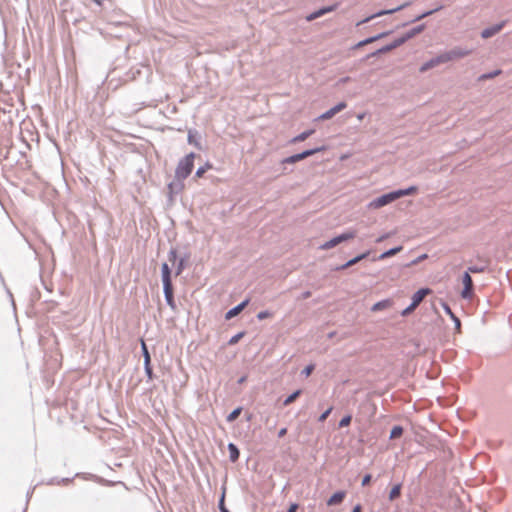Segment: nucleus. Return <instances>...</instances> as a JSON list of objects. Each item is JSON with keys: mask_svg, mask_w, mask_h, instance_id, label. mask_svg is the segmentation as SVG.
I'll return each mask as SVG.
<instances>
[{"mask_svg": "<svg viewBox=\"0 0 512 512\" xmlns=\"http://www.w3.org/2000/svg\"><path fill=\"white\" fill-rule=\"evenodd\" d=\"M144 371H145V374H146L147 378L149 380H152L154 374H153V370H152V367H151V363L144 364Z\"/></svg>", "mask_w": 512, "mask_h": 512, "instance_id": "obj_35", "label": "nucleus"}, {"mask_svg": "<svg viewBox=\"0 0 512 512\" xmlns=\"http://www.w3.org/2000/svg\"><path fill=\"white\" fill-rule=\"evenodd\" d=\"M444 63V60L442 58V55L439 54L438 56L426 61L425 63H423L420 67V72H426L434 67H436L437 65L439 64H442Z\"/></svg>", "mask_w": 512, "mask_h": 512, "instance_id": "obj_9", "label": "nucleus"}, {"mask_svg": "<svg viewBox=\"0 0 512 512\" xmlns=\"http://www.w3.org/2000/svg\"><path fill=\"white\" fill-rule=\"evenodd\" d=\"M272 316V313L268 310H263V311H260L258 314H257V319L258 320H264L268 317H271Z\"/></svg>", "mask_w": 512, "mask_h": 512, "instance_id": "obj_38", "label": "nucleus"}, {"mask_svg": "<svg viewBox=\"0 0 512 512\" xmlns=\"http://www.w3.org/2000/svg\"><path fill=\"white\" fill-rule=\"evenodd\" d=\"M219 509L221 512H230L224 505V495L222 496L220 502H219Z\"/></svg>", "mask_w": 512, "mask_h": 512, "instance_id": "obj_47", "label": "nucleus"}, {"mask_svg": "<svg viewBox=\"0 0 512 512\" xmlns=\"http://www.w3.org/2000/svg\"><path fill=\"white\" fill-rule=\"evenodd\" d=\"M314 370V365L313 364H310L308 366H306L303 370H302V374L305 376V377H308L311 375L312 371Z\"/></svg>", "mask_w": 512, "mask_h": 512, "instance_id": "obj_44", "label": "nucleus"}, {"mask_svg": "<svg viewBox=\"0 0 512 512\" xmlns=\"http://www.w3.org/2000/svg\"><path fill=\"white\" fill-rule=\"evenodd\" d=\"M401 484H396L389 492V500L393 501L398 498L401 494Z\"/></svg>", "mask_w": 512, "mask_h": 512, "instance_id": "obj_23", "label": "nucleus"}, {"mask_svg": "<svg viewBox=\"0 0 512 512\" xmlns=\"http://www.w3.org/2000/svg\"><path fill=\"white\" fill-rule=\"evenodd\" d=\"M185 268V259L184 258H181L177 264H176V271H175V274L178 276L182 273V271L184 270Z\"/></svg>", "mask_w": 512, "mask_h": 512, "instance_id": "obj_33", "label": "nucleus"}, {"mask_svg": "<svg viewBox=\"0 0 512 512\" xmlns=\"http://www.w3.org/2000/svg\"><path fill=\"white\" fill-rule=\"evenodd\" d=\"M351 420H352V416L351 415H346L344 416L340 422H339V427L340 428H343V427H346L348 426L350 423H351Z\"/></svg>", "mask_w": 512, "mask_h": 512, "instance_id": "obj_37", "label": "nucleus"}, {"mask_svg": "<svg viewBox=\"0 0 512 512\" xmlns=\"http://www.w3.org/2000/svg\"><path fill=\"white\" fill-rule=\"evenodd\" d=\"M334 115H336V113L334 112V110L332 108H330L329 110H327L326 112H324L323 114H321L317 120H327V119H330L332 118Z\"/></svg>", "mask_w": 512, "mask_h": 512, "instance_id": "obj_32", "label": "nucleus"}, {"mask_svg": "<svg viewBox=\"0 0 512 512\" xmlns=\"http://www.w3.org/2000/svg\"><path fill=\"white\" fill-rule=\"evenodd\" d=\"M505 24H506V22L502 21L500 23L494 24L490 27L483 29L481 32V37L484 39H488V38L496 35L498 32H500L504 28Z\"/></svg>", "mask_w": 512, "mask_h": 512, "instance_id": "obj_8", "label": "nucleus"}, {"mask_svg": "<svg viewBox=\"0 0 512 512\" xmlns=\"http://www.w3.org/2000/svg\"><path fill=\"white\" fill-rule=\"evenodd\" d=\"M463 290L461 292V296L464 299H471L473 296L474 286L473 280L468 271H465L462 276Z\"/></svg>", "mask_w": 512, "mask_h": 512, "instance_id": "obj_6", "label": "nucleus"}, {"mask_svg": "<svg viewBox=\"0 0 512 512\" xmlns=\"http://www.w3.org/2000/svg\"><path fill=\"white\" fill-rule=\"evenodd\" d=\"M443 8L442 5H438L436 8L432 9V10H429V11H426L420 15H418L417 17H415V19L413 21H419V20H422L430 15H432L433 13L441 10Z\"/></svg>", "mask_w": 512, "mask_h": 512, "instance_id": "obj_25", "label": "nucleus"}, {"mask_svg": "<svg viewBox=\"0 0 512 512\" xmlns=\"http://www.w3.org/2000/svg\"><path fill=\"white\" fill-rule=\"evenodd\" d=\"M369 252H365V253H362L352 259H350L349 261H347L346 263L342 264L341 266H338L336 268V270H344V269H347L349 267H351L352 265L358 263L359 261L365 259L367 256H368Z\"/></svg>", "mask_w": 512, "mask_h": 512, "instance_id": "obj_14", "label": "nucleus"}, {"mask_svg": "<svg viewBox=\"0 0 512 512\" xmlns=\"http://www.w3.org/2000/svg\"><path fill=\"white\" fill-rule=\"evenodd\" d=\"M409 5H410V2H406V3L400 5V6L396 7V8H392V9H388V10H381V11H379V12L373 14V15H370L369 17L359 21L357 23V26H359L361 24H364V23H367V22L371 21L372 19H374L376 17L382 16V15H386V14H392V13H395L397 11H400V10L406 8Z\"/></svg>", "mask_w": 512, "mask_h": 512, "instance_id": "obj_7", "label": "nucleus"}, {"mask_svg": "<svg viewBox=\"0 0 512 512\" xmlns=\"http://www.w3.org/2000/svg\"><path fill=\"white\" fill-rule=\"evenodd\" d=\"M205 172H206V167H199L195 173V176L202 177Z\"/></svg>", "mask_w": 512, "mask_h": 512, "instance_id": "obj_49", "label": "nucleus"}, {"mask_svg": "<svg viewBox=\"0 0 512 512\" xmlns=\"http://www.w3.org/2000/svg\"><path fill=\"white\" fill-rule=\"evenodd\" d=\"M355 237V232H345V233H342L332 239H330L329 241H326L325 243H323L320 248L321 249H324V250H328V249H331L335 246H337L338 244L344 242V241H347L349 239H352Z\"/></svg>", "mask_w": 512, "mask_h": 512, "instance_id": "obj_5", "label": "nucleus"}, {"mask_svg": "<svg viewBox=\"0 0 512 512\" xmlns=\"http://www.w3.org/2000/svg\"><path fill=\"white\" fill-rule=\"evenodd\" d=\"M321 16H323V11H322V10H321V8H320V9H318V10L314 11L313 13L309 14V15L306 17V19H307L308 21H312V20H315V19H317V18H319V17H321Z\"/></svg>", "mask_w": 512, "mask_h": 512, "instance_id": "obj_34", "label": "nucleus"}, {"mask_svg": "<svg viewBox=\"0 0 512 512\" xmlns=\"http://www.w3.org/2000/svg\"><path fill=\"white\" fill-rule=\"evenodd\" d=\"M361 509H362V508H361V505L357 504V505L353 508L352 512H361Z\"/></svg>", "mask_w": 512, "mask_h": 512, "instance_id": "obj_55", "label": "nucleus"}, {"mask_svg": "<svg viewBox=\"0 0 512 512\" xmlns=\"http://www.w3.org/2000/svg\"><path fill=\"white\" fill-rule=\"evenodd\" d=\"M403 433V428L401 426H394L390 432V438L391 439H395V438H398L402 435Z\"/></svg>", "mask_w": 512, "mask_h": 512, "instance_id": "obj_30", "label": "nucleus"}, {"mask_svg": "<svg viewBox=\"0 0 512 512\" xmlns=\"http://www.w3.org/2000/svg\"><path fill=\"white\" fill-rule=\"evenodd\" d=\"M424 29V25H419L417 27H414L412 28L410 31H408L404 37L408 40L412 37H414L415 35H417L418 33L422 32Z\"/></svg>", "mask_w": 512, "mask_h": 512, "instance_id": "obj_26", "label": "nucleus"}, {"mask_svg": "<svg viewBox=\"0 0 512 512\" xmlns=\"http://www.w3.org/2000/svg\"><path fill=\"white\" fill-rule=\"evenodd\" d=\"M311 296V292L310 291H304L302 294H301V299H308L309 297Z\"/></svg>", "mask_w": 512, "mask_h": 512, "instance_id": "obj_51", "label": "nucleus"}, {"mask_svg": "<svg viewBox=\"0 0 512 512\" xmlns=\"http://www.w3.org/2000/svg\"><path fill=\"white\" fill-rule=\"evenodd\" d=\"M364 116H365V114H364V113H361V114H358V115H357V118H358L359 120H362V119L364 118Z\"/></svg>", "mask_w": 512, "mask_h": 512, "instance_id": "obj_57", "label": "nucleus"}, {"mask_svg": "<svg viewBox=\"0 0 512 512\" xmlns=\"http://www.w3.org/2000/svg\"><path fill=\"white\" fill-rule=\"evenodd\" d=\"M325 149H326L325 146L307 149L301 153H297V154H294V155L284 158L282 160V163L283 164H294V163L299 162V161H301L309 156H312L318 152L324 151Z\"/></svg>", "mask_w": 512, "mask_h": 512, "instance_id": "obj_2", "label": "nucleus"}, {"mask_svg": "<svg viewBox=\"0 0 512 512\" xmlns=\"http://www.w3.org/2000/svg\"><path fill=\"white\" fill-rule=\"evenodd\" d=\"M391 50H393V45H391V43H390V44H387V45L381 47L376 52L372 53V55L387 53Z\"/></svg>", "mask_w": 512, "mask_h": 512, "instance_id": "obj_36", "label": "nucleus"}, {"mask_svg": "<svg viewBox=\"0 0 512 512\" xmlns=\"http://www.w3.org/2000/svg\"><path fill=\"white\" fill-rule=\"evenodd\" d=\"M332 407H329L327 410H325L318 418V421L319 422H324L327 417L330 415L331 411H332Z\"/></svg>", "mask_w": 512, "mask_h": 512, "instance_id": "obj_42", "label": "nucleus"}, {"mask_svg": "<svg viewBox=\"0 0 512 512\" xmlns=\"http://www.w3.org/2000/svg\"><path fill=\"white\" fill-rule=\"evenodd\" d=\"M298 508V505L297 504H292L290 505V507L288 508L287 512H296Z\"/></svg>", "mask_w": 512, "mask_h": 512, "instance_id": "obj_52", "label": "nucleus"}, {"mask_svg": "<svg viewBox=\"0 0 512 512\" xmlns=\"http://www.w3.org/2000/svg\"><path fill=\"white\" fill-rule=\"evenodd\" d=\"M383 239H384V236H382L379 239H377V242H381Z\"/></svg>", "mask_w": 512, "mask_h": 512, "instance_id": "obj_58", "label": "nucleus"}, {"mask_svg": "<svg viewBox=\"0 0 512 512\" xmlns=\"http://www.w3.org/2000/svg\"><path fill=\"white\" fill-rule=\"evenodd\" d=\"M444 310L450 316V319L453 320L456 330L459 331L461 327L460 319L452 312L451 308L447 304L444 305Z\"/></svg>", "mask_w": 512, "mask_h": 512, "instance_id": "obj_21", "label": "nucleus"}, {"mask_svg": "<svg viewBox=\"0 0 512 512\" xmlns=\"http://www.w3.org/2000/svg\"><path fill=\"white\" fill-rule=\"evenodd\" d=\"M487 269L486 265H471L467 268V271L471 273H483Z\"/></svg>", "mask_w": 512, "mask_h": 512, "instance_id": "obj_29", "label": "nucleus"}, {"mask_svg": "<svg viewBox=\"0 0 512 512\" xmlns=\"http://www.w3.org/2000/svg\"><path fill=\"white\" fill-rule=\"evenodd\" d=\"M228 451H229L230 461L231 462H236L239 459V456H240V452H239L238 447L235 444H233V443H229L228 444Z\"/></svg>", "mask_w": 512, "mask_h": 512, "instance_id": "obj_18", "label": "nucleus"}, {"mask_svg": "<svg viewBox=\"0 0 512 512\" xmlns=\"http://www.w3.org/2000/svg\"><path fill=\"white\" fill-rule=\"evenodd\" d=\"M163 292L165 301L168 306H170L172 309L175 308V301H174V294H173V285H166L163 286Z\"/></svg>", "mask_w": 512, "mask_h": 512, "instance_id": "obj_11", "label": "nucleus"}, {"mask_svg": "<svg viewBox=\"0 0 512 512\" xmlns=\"http://www.w3.org/2000/svg\"><path fill=\"white\" fill-rule=\"evenodd\" d=\"M345 496V491H337L327 500V505L332 506L340 504L344 500Z\"/></svg>", "mask_w": 512, "mask_h": 512, "instance_id": "obj_15", "label": "nucleus"}, {"mask_svg": "<svg viewBox=\"0 0 512 512\" xmlns=\"http://www.w3.org/2000/svg\"><path fill=\"white\" fill-rule=\"evenodd\" d=\"M388 34H389V32H383V33H380V34H378V35H375V36L369 37V38H367V39H364V40H362V41L358 42V43L355 45V47H356V48H359V47L365 46V45H367V44L373 43V42H375V41H377V40H379V39H381V38H383V37L387 36Z\"/></svg>", "mask_w": 512, "mask_h": 512, "instance_id": "obj_16", "label": "nucleus"}, {"mask_svg": "<svg viewBox=\"0 0 512 512\" xmlns=\"http://www.w3.org/2000/svg\"><path fill=\"white\" fill-rule=\"evenodd\" d=\"M161 276H162L163 286L172 285L171 270H170L168 263H166V262L163 263L161 266Z\"/></svg>", "mask_w": 512, "mask_h": 512, "instance_id": "obj_12", "label": "nucleus"}, {"mask_svg": "<svg viewBox=\"0 0 512 512\" xmlns=\"http://www.w3.org/2000/svg\"><path fill=\"white\" fill-rule=\"evenodd\" d=\"M397 200L396 192L392 191L386 194H383L375 199H373L369 204L368 207L370 209H379L393 201Z\"/></svg>", "mask_w": 512, "mask_h": 512, "instance_id": "obj_4", "label": "nucleus"}, {"mask_svg": "<svg viewBox=\"0 0 512 512\" xmlns=\"http://www.w3.org/2000/svg\"><path fill=\"white\" fill-rule=\"evenodd\" d=\"M499 74H501V70H495V71H492V72L484 73V74L479 76L478 80L479 81H485V80H488V79H492V78L498 76Z\"/></svg>", "mask_w": 512, "mask_h": 512, "instance_id": "obj_28", "label": "nucleus"}, {"mask_svg": "<svg viewBox=\"0 0 512 512\" xmlns=\"http://www.w3.org/2000/svg\"><path fill=\"white\" fill-rule=\"evenodd\" d=\"M314 132H315L314 129L305 130L302 133H300L299 135L295 136L291 140V142L292 143L302 142V141L306 140L307 138H309L312 134H314Z\"/></svg>", "mask_w": 512, "mask_h": 512, "instance_id": "obj_19", "label": "nucleus"}, {"mask_svg": "<svg viewBox=\"0 0 512 512\" xmlns=\"http://www.w3.org/2000/svg\"><path fill=\"white\" fill-rule=\"evenodd\" d=\"M249 300H244L229 311H227L225 318L227 320L232 319L233 317L237 316L248 304Z\"/></svg>", "mask_w": 512, "mask_h": 512, "instance_id": "obj_13", "label": "nucleus"}, {"mask_svg": "<svg viewBox=\"0 0 512 512\" xmlns=\"http://www.w3.org/2000/svg\"><path fill=\"white\" fill-rule=\"evenodd\" d=\"M417 306H415V304H410L407 308H405L402 312H401V315L402 316H408L409 314H411L415 309H416Z\"/></svg>", "mask_w": 512, "mask_h": 512, "instance_id": "obj_40", "label": "nucleus"}, {"mask_svg": "<svg viewBox=\"0 0 512 512\" xmlns=\"http://www.w3.org/2000/svg\"><path fill=\"white\" fill-rule=\"evenodd\" d=\"M472 50L462 47H454L453 49L441 53L444 63L460 59L471 54Z\"/></svg>", "mask_w": 512, "mask_h": 512, "instance_id": "obj_3", "label": "nucleus"}, {"mask_svg": "<svg viewBox=\"0 0 512 512\" xmlns=\"http://www.w3.org/2000/svg\"><path fill=\"white\" fill-rule=\"evenodd\" d=\"M188 142H189L190 144H195V145H197V143L194 141V138H193V135H192V133H191V132H189V134H188Z\"/></svg>", "mask_w": 512, "mask_h": 512, "instance_id": "obj_53", "label": "nucleus"}, {"mask_svg": "<svg viewBox=\"0 0 512 512\" xmlns=\"http://www.w3.org/2000/svg\"><path fill=\"white\" fill-rule=\"evenodd\" d=\"M245 381H246V376H242L241 378H239L238 383H239V384H242V383H244Z\"/></svg>", "mask_w": 512, "mask_h": 512, "instance_id": "obj_56", "label": "nucleus"}, {"mask_svg": "<svg viewBox=\"0 0 512 512\" xmlns=\"http://www.w3.org/2000/svg\"><path fill=\"white\" fill-rule=\"evenodd\" d=\"M302 391L299 389V390H296L295 392H293L292 394H290L283 402V405L284 406H288L290 405L291 403H293L300 395H301Z\"/></svg>", "mask_w": 512, "mask_h": 512, "instance_id": "obj_24", "label": "nucleus"}, {"mask_svg": "<svg viewBox=\"0 0 512 512\" xmlns=\"http://www.w3.org/2000/svg\"><path fill=\"white\" fill-rule=\"evenodd\" d=\"M168 260L175 264L177 262V251L175 249H171L168 253Z\"/></svg>", "mask_w": 512, "mask_h": 512, "instance_id": "obj_39", "label": "nucleus"}, {"mask_svg": "<svg viewBox=\"0 0 512 512\" xmlns=\"http://www.w3.org/2000/svg\"><path fill=\"white\" fill-rule=\"evenodd\" d=\"M416 191H417L416 186H410L406 189L395 190L397 199H399L400 197H403V196L414 194Z\"/></svg>", "mask_w": 512, "mask_h": 512, "instance_id": "obj_22", "label": "nucleus"}, {"mask_svg": "<svg viewBox=\"0 0 512 512\" xmlns=\"http://www.w3.org/2000/svg\"><path fill=\"white\" fill-rule=\"evenodd\" d=\"M336 7H337V5H331V6L321 8V10L323 11V15H325L329 12L334 11L336 9Z\"/></svg>", "mask_w": 512, "mask_h": 512, "instance_id": "obj_46", "label": "nucleus"}, {"mask_svg": "<svg viewBox=\"0 0 512 512\" xmlns=\"http://www.w3.org/2000/svg\"><path fill=\"white\" fill-rule=\"evenodd\" d=\"M286 433H287V429H286V428H282V429H280V430H279V432H278V437H280V438H281V437H283L284 435H286Z\"/></svg>", "mask_w": 512, "mask_h": 512, "instance_id": "obj_54", "label": "nucleus"}, {"mask_svg": "<svg viewBox=\"0 0 512 512\" xmlns=\"http://www.w3.org/2000/svg\"><path fill=\"white\" fill-rule=\"evenodd\" d=\"M195 153L191 152L182 158L175 170V177L182 181L185 180L192 172L194 167Z\"/></svg>", "mask_w": 512, "mask_h": 512, "instance_id": "obj_1", "label": "nucleus"}, {"mask_svg": "<svg viewBox=\"0 0 512 512\" xmlns=\"http://www.w3.org/2000/svg\"><path fill=\"white\" fill-rule=\"evenodd\" d=\"M347 107V104L345 102H339L337 105H335L334 107H332V109L334 110V112L337 114L339 113L340 111L344 110L345 108Z\"/></svg>", "mask_w": 512, "mask_h": 512, "instance_id": "obj_43", "label": "nucleus"}, {"mask_svg": "<svg viewBox=\"0 0 512 512\" xmlns=\"http://www.w3.org/2000/svg\"><path fill=\"white\" fill-rule=\"evenodd\" d=\"M392 306V301L390 299H384L379 302H376L372 307L371 311L377 312L384 309H387Z\"/></svg>", "mask_w": 512, "mask_h": 512, "instance_id": "obj_17", "label": "nucleus"}, {"mask_svg": "<svg viewBox=\"0 0 512 512\" xmlns=\"http://www.w3.org/2000/svg\"><path fill=\"white\" fill-rule=\"evenodd\" d=\"M402 250V247L401 246H398V247H394V248H391L383 253H381L377 258L376 260H384L386 258H389V257H392L394 256L395 254H397L399 251Z\"/></svg>", "mask_w": 512, "mask_h": 512, "instance_id": "obj_20", "label": "nucleus"}, {"mask_svg": "<svg viewBox=\"0 0 512 512\" xmlns=\"http://www.w3.org/2000/svg\"><path fill=\"white\" fill-rule=\"evenodd\" d=\"M350 79H351V78H350L349 76H346V77L340 78V79L338 80V84H339V85L345 84V83L349 82V81H350Z\"/></svg>", "mask_w": 512, "mask_h": 512, "instance_id": "obj_50", "label": "nucleus"}, {"mask_svg": "<svg viewBox=\"0 0 512 512\" xmlns=\"http://www.w3.org/2000/svg\"><path fill=\"white\" fill-rule=\"evenodd\" d=\"M371 475L370 474H366L363 479H362V486H366L370 483L371 481Z\"/></svg>", "mask_w": 512, "mask_h": 512, "instance_id": "obj_48", "label": "nucleus"}, {"mask_svg": "<svg viewBox=\"0 0 512 512\" xmlns=\"http://www.w3.org/2000/svg\"><path fill=\"white\" fill-rule=\"evenodd\" d=\"M241 411H242V408L241 407H238L236 409H234L228 416H227V421L228 422H233L234 420H236L239 415L241 414Z\"/></svg>", "mask_w": 512, "mask_h": 512, "instance_id": "obj_31", "label": "nucleus"}, {"mask_svg": "<svg viewBox=\"0 0 512 512\" xmlns=\"http://www.w3.org/2000/svg\"><path fill=\"white\" fill-rule=\"evenodd\" d=\"M432 291L429 288H421L418 291H416L412 296V304H415V306H418L423 299L430 294Z\"/></svg>", "mask_w": 512, "mask_h": 512, "instance_id": "obj_10", "label": "nucleus"}, {"mask_svg": "<svg viewBox=\"0 0 512 512\" xmlns=\"http://www.w3.org/2000/svg\"><path fill=\"white\" fill-rule=\"evenodd\" d=\"M406 41H407V39L404 36H402V37L394 40L391 43V45H393V49H395V48L399 47L400 45L404 44Z\"/></svg>", "mask_w": 512, "mask_h": 512, "instance_id": "obj_41", "label": "nucleus"}, {"mask_svg": "<svg viewBox=\"0 0 512 512\" xmlns=\"http://www.w3.org/2000/svg\"><path fill=\"white\" fill-rule=\"evenodd\" d=\"M141 349H142V355L144 358V364L151 363L150 353H149L148 348L143 340L141 341Z\"/></svg>", "mask_w": 512, "mask_h": 512, "instance_id": "obj_27", "label": "nucleus"}, {"mask_svg": "<svg viewBox=\"0 0 512 512\" xmlns=\"http://www.w3.org/2000/svg\"><path fill=\"white\" fill-rule=\"evenodd\" d=\"M244 333L243 332H240L236 335H234L233 337H231V339L229 340V344L233 345V344H236L242 337H243Z\"/></svg>", "mask_w": 512, "mask_h": 512, "instance_id": "obj_45", "label": "nucleus"}]
</instances>
